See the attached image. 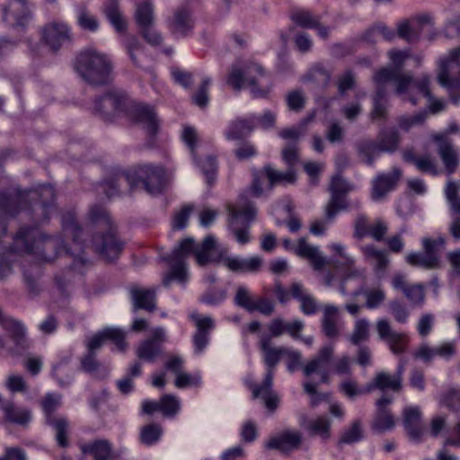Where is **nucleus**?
Listing matches in <instances>:
<instances>
[{
	"label": "nucleus",
	"mask_w": 460,
	"mask_h": 460,
	"mask_svg": "<svg viewBox=\"0 0 460 460\" xmlns=\"http://www.w3.org/2000/svg\"><path fill=\"white\" fill-rule=\"evenodd\" d=\"M62 232L66 237H72L73 247H68L61 235H46L37 227H22L13 238L9 252L0 253V279H4L13 272L11 253L30 254L39 261L51 262L58 257L65 255L69 260L78 256L79 247L84 253V245L80 237L82 228L75 221L74 212L62 215Z\"/></svg>",
	"instance_id": "obj_1"
},
{
	"label": "nucleus",
	"mask_w": 460,
	"mask_h": 460,
	"mask_svg": "<svg viewBox=\"0 0 460 460\" xmlns=\"http://www.w3.org/2000/svg\"><path fill=\"white\" fill-rule=\"evenodd\" d=\"M216 247V240L212 235L207 236L201 245L196 244L192 238L183 239L168 256L163 257L171 267L164 274L163 284L168 287L172 281L184 284L188 280L186 259L194 254L199 266H205L210 261L220 262L227 270L235 273H257L261 270L263 260L260 256L242 258L240 256L227 255L226 249L218 250L216 257H211L209 252Z\"/></svg>",
	"instance_id": "obj_2"
},
{
	"label": "nucleus",
	"mask_w": 460,
	"mask_h": 460,
	"mask_svg": "<svg viewBox=\"0 0 460 460\" xmlns=\"http://www.w3.org/2000/svg\"><path fill=\"white\" fill-rule=\"evenodd\" d=\"M55 190L51 185H41L36 190L26 193L4 194L0 193V238L6 233L7 217H13L20 211L21 206L25 202L26 198L36 199L31 208L37 214V221L44 223L48 221L56 210L54 206Z\"/></svg>",
	"instance_id": "obj_3"
},
{
	"label": "nucleus",
	"mask_w": 460,
	"mask_h": 460,
	"mask_svg": "<svg viewBox=\"0 0 460 460\" xmlns=\"http://www.w3.org/2000/svg\"><path fill=\"white\" fill-rule=\"evenodd\" d=\"M124 181L131 189L142 184L147 193L156 195L164 188L165 170L158 164H140L127 172L116 173L111 179L104 181L101 188L108 198H112L119 194V189Z\"/></svg>",
	"instance_id": "obj_4"
},
{
	"label": "nucleus",
	"mask_w": 460,
	"mask_h": 460,
	"mask_svg": "<svg viewBox=\"0 0 460 460\" xmlns=\"http://www.w3.org/2000/svg\"><path fill=\"white\" fill-rule=\"evenodd\" d=\"M89 218L92 223L106 229L105 233H99L92 238L93 250L105 261L117 260L123 251L124 243L117 235L105 208L98 205L93 206L89 211Z\"/></svg>",
	"instance_id": "obj_5"
},
{
	"label": "nucleus",
	"mask_w": 460,
	"mask_h": 460,
	"mask_svg": "<svg viewBox=\"0 0 460 460\" xmlns=\"http://www.w3.org/2000/svg\"><path fill=\"white\" fill-rule=\"evenodd\" d=\"M75 69L88 84L102 85L111 80L113 63L108 54L87 48L76 57Z\"/></svg>",
	"instance_id": "obj_6"
},
{
	"label": "nucleus",
	"mask_w": 460,
	"mask_h": 460,
	"mask_svg": "<svg viewBox=\"0 0 460 460\" xmlns=\"http://www.w3.org/2000/svg\"><path fill=\"white\" fill-rule=\"evenodd\" d=\"M265 78H267V73L261 65L253 61H245L232 65L226 82L236 91L249 86L253 97L264 98L271 90L270 83L265 86H259V82Z\"/></svg>",
	"instance_id": "obj_7"
},
{
	"label": "nucleus",
	"mask_w": 460,
	"mask_h": 460,
	"mask_svg": "<svg viewBox=\"0 0 460 460\" xmlns=\"http://www.w3.org/2000/svg\"><path fill=\"white\" fill-rule=\"evenodd\" d=\"M227 210L229 231L239 244L248 243L251 241V223L256 217L254 205L246 199V196L241 195L235 205L227 206Z\"/></svg>",
	"instance_id": "obj_8"
},
{
	"label": "nucleus",
	"mask_w": 460,
	"mask_h": 460,
	"mask_svg": "<svg viewBox=\"0 0 460 460\" xmlns=\"http://www.w3.org/2000/svg\"><path fill=\"white\" fill-rule=\"evenodd\" d=\"M62 396L58 394H48L41 400V408L45 414L46 423L51 426L56 431V440L58 446L66 447L68 446V420L66 417L54 415L55 411L61 406Z\"/></svg>",
	"instance_id": "obj_9"
},
{
	"label": "nucleus",
	"mask_w": 460,
	"mask_h": 460,
	"mask_svg": "<svg viewBox=\"0 0 460 460\" xmlns=\"http://www.w3.org/2000/svg\"><path fill=\"white\" fill-rule=\"evenodd\" d=\"M446 243L442 236L437 239H422V252H410L405 260L408 264L413 267H420L424 270H433L440 266V249Z\"/></svg>",
	"instance_id": "obj_10"
},
{
	"label": "nucleus",
	"mask_w": 460,
	"mask_h": 460,
	"mask_svg": "<svg viewBox=\"0 0 460 460\" xmlns=\"http://www.w3.org/2000/svg\"><path fill=\"white\" fill-rule=\"evenodd\" d=\"M458 67H460V47L451 50L448 57L441 58L438 63V83L450 94L460 90V69L457 76L453 75L454 70Z\"/></svg>",
	"instance_id": "obj_11"
},
{
	"label": "nucleus",
	"mask_w": 460,
	"mask_h": 460,
	"mask_svg": "<svg viewBox=\"0 0 460 460\" xmlns=\"http://www.w3.org/2000/svg\"><path fill=\"white\" fill-rule=\"evenodd\" d=\"M71 265L57 273L54 277V282L63 296H68L73 288L75 275L83 274L85 270H87L91 264L90 261L87 260L84 253L82 254V248L79 247L78 256L70 259Z\"/></svg>",
	"instance_id": "obj_12"
},
{
	"label": "nucleus",
	"mask_w": 460,
	"mask_h": 460,
	"mask_svg": "<svg viewBox=\"0 0 460 460\" xmlns=\"http://www.w3.org/2000/svg\"><path fill=\"white\" fill-rule=\"evenodd\" d=\"M431 138L437 144V152L443 163L446 172L448 175L453 174L460 164L457 148L446 134H433Z\"/></svg>",
	"instance_id": "obj_13"
},
{
	"label": "nucleus",
	"mask_w": 460,
	"mask_h": 460,
	"mask_svg": "<svg viewBox=\"0 0 460 460\" xmlns=\"http://www.w3.org/2000/svg\"><path fill=\"white\" fill-rule=\"evenodd\" d=\"M32 17L27 0H9L3 8V21L10 27H25Z\"/></svg>",
	"instance_id": "obj_14"
},
{
	"label": "nucleus",
	"mask_w": 460,
	"mask_h": 460,
	"mask_svg": "<svg viewBox=\"0 0 460 460\" xmlns=\"http://www.w3.org/2000/svg\"><path fill=\"white\" fill-rule=\"evenodd\" d=\"M459 184L449 181L445 188V197L449 206L451 222L448 233L456 241H460V196Z\"/></svg>",
	"instance_id": "obj_15"
},
{
	"label": "nucleus",
	"mask_w": 460,
	"mask_h": 460,
	"mask_svg": "<svg viewBox=\"0 0 460 460\" xmlns=\"http://www.w3.org/2000/svg\"><path fill=\"white\" fill-rule=\"evenodd\" d=\"M190 318L196 326L192 338L194 351L196 354H201L209 343L210 332L215 328V322L212 317L202 316L198 312H192Z\"/></svg>",
	"instance_id": "obj_16"
},
{
	"label": "nucleus",
	"mask_w": 460,
	"mask_h": 460,
	"mask_svg": "<svg viewBox=\"0 0 460 460\" xmlns=\"http://www.w3.org/2000/svg\"><path fill=\"white\" fill-rule=\"evenodd\" d=\"M127 100L124 92L112 91L95 100L94 111L102 118L109 119L124 110Z\"/></svg>",
	"instance_id": "obj_17"
},
{
	"label": "nucleus",
	"mask_w": 460,
	"mask_h": 460,
	"mask_svg": "<svg viewBox=\"0 0 460 460\" xmlns=\"http://www.w3.org/2000/svg\"><path fill=\"white\" fill-rule=\"evenodd\" d=\"M166 341L163 327L155 328L150 338L143 341L137 349V356L146 362H154L162 352V346Z\"/></svg>",
	"instance_id": "obj_18"
},
{
	"label": "nucleus",
	"mask_w": 460,
	"mask_h": 460,
	"mask_svg": "<svg viewBox=\"0 0 460 460\" xmlns=\"http://www.w3.org/2000/svg\"><path fill=\"white\" fill-rule=\"evenodd\" d=\"M302 434L298 430L286 429L271 437L265 444L266 449L279 450L282 454H289L299 449L302 444Z\"/></svg>",
	"instance_id": "obj_19"
},
{
	"label": "nucleus",
	"mask_w": 460,
	"mask_h": 460,
	"mask_svg": "<svg viewBox=\"0 0 460 460\" xmlns=\"http://www.w3.org/2000/svg\"><path fill=\"white\" fill-rule=\"evenodd\" d=\"M376 331L380 339L387 343L394 354H402L406 350L408 336L393 331L386 319H379L376 322Z\"/></svg>",
	"instance_id": "obj_20"
},
{
	"label": "nucleus",
	"mask_w": 460,
	"mask_h": 460,
	"mask_svg": "<svg viewBox=\"0 0 460 460\" xmlns=\"http://www.w3.org/2000/svg\"><path fill=\"white\" fill-rule=\"evenodd\" d=\"M0 325L9 333L15 345L16 353H21L30 347V341L26 336V328L22 322L4 315L0 310Z\"/></svg>",
	"instance_id": "obj_21"
},
{
	"label": "nucleus",
	"mask_w": 460,
	"mask_h": 460,
	"mask_svg": "<svg viewBox=\"0 0 460 460\" xmlns=\"http://www.w3.org/2000/svg\"><path fill=\"white\" fill-rule=\"evenodd\" d=\"M132 120L146 131L150 137L156 135L159 129V119L154 109L148 105L137 104L131 111Z\"/></svg>",
	"instance_id": "obj_22"
},
{
	"label": "nucleus",
	"mask_w": 460,
	"mask_h": 460,
	"mask_svg": "<svg viewBox=\"0 0 460 460\" xmlns=\"http://www.w3.org/2000/svg\"><path fill=\"white\" fill-rule=\"evenodd\" d=\"M401 176L402 171L398 167H394L390 172L377 175L372 181V199L382 200L387 193L395 188Z\"/></svg>",
	"instance_id": "obj_23"
},
{
	"label": "nucleus",
	"mask_w": 460,
	"mask_h": 460,
	"mask_svg": "<svg viewBox=\"0 0 460 460\" xmlns=\"http://www.w3.org/2000/svg\"><path fill=\"white\" fill-rule=\"evenodd\" d=\"M393 402V398L384 394L376 402V413L372 422V429L377 433L392 430L395 426V420L388 409Z\"/></svg>",
	"instance_id": "obj_24"
},
{
	"label": "nucleus",
	"mask_w": 460,
	"mask_h": 460,
	"mask_svg": "<svg viewBox=\"0 0 460 460\" xmlns=\"http://www.w3.org/2000/svg\"><path fill=\"white\" fill-rule=\"evenodd\" d=\"M126 333L116 327H108L93 335L88 341V352L94 353L100 349L105 341H111L119 350L123 351L127 348L125 341Z\"/></svg>",
	"instance_id": "obj_25"
},
{
	"label": "nucleus",
	"mask_w": 460,
	"mask_h": 460,
	"mask_svg": "<svg viewBox=\"0 0 460 460\" xmlns=\"http://www.w3.org/2000/svg\"><path fill=\"white\" fill-rule=\"evenodd\" d=\"M41 34L45 43L53 50H58L71 40L70 29L64 22H53L45 25Z\"/></svg>",
	"instance_id": "obj_26"
},
{
	"label": "nucleus",
	"mask_w": 460,
	"mask_h": 460,
	"mask_svg": "<svg viewBox=\"0 0 460 460\" xmlns=\"http://www.w3.org/2000/svg\"><path fill=\"white\" fill-rule=\"evenodd\" d=\"M259 347L263 354V361L267 367L265 375L271 374L274 376V368L284 357L286 347H274L270 335L262 334L260 336Z\"/></svg>",
	"instance_id": "obj_27"
},
{
	"label": "nucleus",
	"mask_w": 460,
	"mask_h": 460,
	"mask_svg": "<svg viewBox=\"0 0 460 460\" xmlns=\"http://www.w3.org/2000/svg\"><path fill=\"white\" fill-rule=\"evenodd\" d=\"M374 82L376 84H382L390 81H394L396 84V93L398 95L404 94L411 83L412 82V76L409 74H401L394 68H381L376 71L374 75Z\"/></svg>",
	"instance_id": "obj_28"
},
{
	"label": "nucleus",
	"mask_w": 460,
	"mask_h": 460,
	"mask_svg": "<svg viewBox=\"0 0 460 460\" xmlns=\"http://www.w3.org/2000/svg\"><path fill=\"white\" fill-rule=\"evenodd\" d=\"M299 424L312 437H320L324 441L331 438L332 421L326 416L309 420L305 414H301Z\"/></svg>",
	"instance_id": "obj_29"
},
{
	"label": "nucleus",
	"mask_w": 460,
	"mask_h": 460,
	"mask_svg": "<svg viewBox=\"0 0 460 460\" xmlns=\"http://www.w3.org/2000/svg\"><path fill=\"white\" fill-rule=\"evenodd\" d=\"M129 295L135 310L143 309L147 312L155 311L156 307V294L152 288L132 286Z\"/></svg>",
	"instance_id": "obj_30"
},
{
	"label": "nucleus",
	"mask_w": 460,
	"mask_h": 460,
	"mask_svg": "<svg viewBox=\"0 0 460 460\" xmlns=\"http://www.w3.org/2000/svg\"><path fill=\"white\" fill-rule=\"evenodd\" d=\"M273 379H271V374L270 373L265 375L261 385L252 384L249 385L253 398H261L270 411H275L279 403V397L271 389Z\"/></svg>",
	"instance_id": "obj_31"
},
{
	"label": "nucleus",
	"mask_w": 460,
	"mask_h": 460,
	"mask_svg": "<svg viewBox=\"0 0 460 460\" xmlns=\"http://www.w3.org/2000/svg\"><path fill=\"white\" fill-rule=\"evenodd\" d=\"M296 255L307 259L314 270H322L329 261L319 252L318 247L309 244L305 238H300L297 241Z\"/></svg>",
	"instance_id": "obj_32"
},
{
	"label": "nucleus",
	"mask_w": 460,
	"mask_h": 460,
	"mask_svg": "<svg viewBox=\"0 0 460 460\" xmlns=\"http://www.w3.org/2000/svg\"><path fill=\"white\" fill-rule=\"evenodd\" d=\"M403 426L414 441H420L423 435V428L420 425L421 412L417 406H408L403 409Z\"/></svg>",
	"instance_id": "obj_33"
},
{
	"label": "nucleus",
	"mask_w": 460,
	"mask_h": 460,
	"mask_svg": "<svg viewBox=\"0 0 460 460\" xmlns=\"http://www.w3.org/2000/svg\"><path fill=\"white\" fill-rule=\"evenodd\" d=\"M334 354V346L332 344L322 347L317 355L312 358L304 367L305 376H309L318 370L328 369Z\"/></svg>",
	"instance_id": "obj_34"
},
{
	"label": "nucleus",
	"mask_w": 460,
	"mask_h": 460,
	"mask_svg": "<svg viewBox=\"0 0 460 460\" xmlns=\"http://www.w3.org/2000/svg\"><path fill=\"white\" fill-rule=\"evenodd\" d=\"M79 447L84 455L91 456L94 460H108L112 451V445L107 439L82 442Z\"/></svg>",
	"instance_id": "obj_35"
},
{
	"label": "nucleus",
	"mask_w": 460,
	"mask_h": 460,
	"mask_svg": "<svg viewBox=\"0 0 460 460\" xmlns=\"http://www.w3.org/2000/svg\"><path fill=\"white\" fill-rule=\"evenodd\" d=\"M402 389V384L394 375L385 371L377 372L372 381L367 385V391L380 390L385 392L390 390L399 393Z\"/></svg>",
	"instance_id": "obj_36"
},
{
	"label": "nucleus",
	"mask_w": 460,
	"mask_h": 460,
	"mask_svg": "<svg viewBox=\"0 0 460 460\" xmlns=\"http://www.w3.org/2000/svg\"><path fill=\"white\" fill-rule=\"evenodd\" d=\"M254 128V119H236L230 122L225 131L228 140H239L246 137Z\"/></svg>",
	"instance_id": "obj_37"
},
{
	"label": "nucleus",
	"mask_w": 460,
	"mask_h": 460,
	"mask_svg": "<svg viewBox=\"0 0 460 460\" xmlns=\"http://www.w3.org/2000/svg\"><path fill=\"white\" fill-rule=\"evenodd\" d=\"M169 28L172 34L187 36L193 28L190 14L185 8L178 9L173 18L169 21Z\"/></svg>",
	"instance_id": "obj_38"
},
{
	"label": "nucleus",
	"mask_w": 460,
	"mask_h": 460,
	"mask_svg": "<svg viewBox=\"0 0 460 460\" xmlns=\"http://www.w3.org/2000/svg\"><path fill=\"white\" fill-rule=\"evenodd\" d=\"M135 21L137 26L142 29L144 27L154 25L155 16V7L151 0H145L142 3H137L136 4L135 11Z\"/></svg>",
	"instance_id": "obj_39"
},
{
	"label": "nucleus",
	"mask_w": 460,
	"mask_h": 460,
	"mask_svg": "<svg viewBox=\"0 0 460 460\" xmlns=\"http://www.w3.org/2000/svg\"><path fill=\"white\" fill-rule=\"evenodd\" d=\"M338 307L329 305H326L322 321V329L323 333L329 338H337L340 334L336 323Z\"/></svg>",
	"instance_id": "obj_40"
},
{
	"label": "nucleus",
	"mask_w": 460,
	"mask_h": 460,
	"mask_svg": "<svg viewBox=\"0 0 460 460\" xmlns=\"http://www.w3.org/2000/svg\"><path fill=\"white\" fill-rule=\"evenodd\" d=\"M263 173L269 180L270 189L277 184L294 183L296 181V174L291 169L287 172H280L275 170L270 165H265L263 167Z\"/></svg>",
	"instance_id": "obj_41"
},
{
	"label": "nucleus",
	"mask_w": 460,
	"mask_h": 460,
	"mask_svg": "<svg viewBox=\"0 0 460 460\" xmlns=\"http://www.w3.org/2000/svg\"><path fill=\"white\" fill-rule=\"evenodd\" d=\"M289 17L295 24L305 29H313L317 25V21L320 18L314 15L309 10L302 8L292 9Z\"/></svg>",
	"instance_id": "obj_42"
},
{
	"label": "nucleus",
	"mask_w": 460,
	"mask_h": 460,
	"mask_svg": "<svg viewBox=\"0 0 460 460\" xmlns=\"http://www.w3.org/2000/svg\"><path fill=\"white\" fill-rule=\"evenodd\" d=\"M329 248L341 257V259L332 261L336 270H356V268H354L355 261L351 256L346 253L344 245L334 243L330 244Z\"/></svg>",
	"instance_id": "obj_43"
},
{
	"label": "nucleus",
	"mask_w": 460,
	"mask_h": 460,
	"mask_svg": "<svg viewBox=\"0 0 460 460\" xmlns=\"http://www.w3.org/2000/svg\"><path fill=\"white\" fill-rule=\"evenodd\" d=\"M361 251L366 259L375 264L376 270H382L387 266L388 258L385 251L376 249L373 244L361 247Z\"/></svg>",
	"instance_id": "obj_44"
},
{
	"label": "nucleus",
	"mask_w": 460,
	"mask_h": 460,
	"mask_svg": "<svg viewBox=\"0 0 460 460\" xmlns=\"http://www.w3.org/2000/svg\"><path fill=\"white\" fill-rule=\"evenodd\" d=\"M387 108L388 104L385 90L379 86L373 97L371 118L373 119H385L387 116Z\"/></svg>",
	"instance_id": "obj_45"
},
{
	"label": "nucleus",
	"mask_w": 460,
	"mask_h": 460,
	"mask_svg": "<svg viewBox=\"0 0 460 460\" xmlns=\"http://www.w3.org/2000/svg\"><path fill=\"white\" fill-rule=\"evenodd\" d=\"M41 273V268L38 263L31 265L28 269H23L24 282L31 295H37L40 292L39 279Z\"/></svg>",
	"instance_id": "obj_46"
},
{
	"label": "nucleus",
	"mask_w": 460,
	"mask_h": 460,
	"mask_svg": "<svg viewBox=\"0 0 460 460\" xmlns=\"http://www.w3.org/2000/svg\"><path fill=\"white\" fill-rule=\"evenodd\" d=\"M364 437L361 421L357 420L346 428L341 435L338 446L341 447L344 444H354L359 442Z\"/></svg>",
	"instance_id": "obj_47"
},
{
	"label": "nucleus",
	"mask_w": 460,
	"mask_h": 460,
	"mask_svg": "<svg viewBox=\"0 0 460 460\" xmlns=\"http://www.w3.org/2000/svg\"><path fill=\"white\" fill-rule=\"evenodd\" d=\"M420 34V27H417L412 21L405 20L397 24V35L409 43L419 40Z\"/></svg>",
	"instance_id": "obj_48"
},
{
	"label": "nucleus",
	"mask_w": 460,
	"mask_h": 460,
	"mask_svg": "<svg viewBox=\"0 0 460 460\" xmlns=\"http://www.w3.org/2000/svg\"><path fill=\"white\" fill-rule=\"evenodd\" d=\"M105 14L111 25L118 32H125L127 30V22L124 19L118 6V1L111 2L105 8Z\"/></svg>",
	"instance_id": "obj_49"
},
{
	"label": "nucleus",
	"mask_w": 460,
	"mask_h": 460,
	"mask_svg": "<svg viewBox=\"0 0 460 460\" xmlns=\"http://www.w3.org/2000/svg\"><path fill=\"white\" fill-rule=\"evenodd\" d=\"M400 143V136L396 130H390L380 136L379 142L376 144L380 153H394L397 150Z\"/></svg>",
	"instance_id": "obj_50"
},
{
	"label": "nucleus",
	"mask_w": 460,
	"mask_h": 460,
	"mask_svg": "<svg viewBox=\"0 0 460 460\" xmlns=\"http://www.w3.org/2000/svg\"><path fill=\"white\" fill-rule=\"evenodd\" d=\"M428 117L426 111H419L413 115H402L397 119L399 128L403 131H409L413 127L424 124Z\"/></svg>",
	"instance_id": "obj_51"
},
{
	"label": "nucleus",
	"mask_w": 460,
	"mask_h": 460,
	"mask_svg": "<svg viewBox=\"0 0 460 460\" xmlns=\"http://www.w3.org/2000/svg\"><path fill=\"white\" fill-rule=\"evenodd\" d=\"M304 80L314 82L316 85L325 88L330 84L331 73L322 66H315L305 75Z\"/></svg>",
	"instance_id": "obj_52"
},
{
	"label": "nucleus",
	"mask_w": 460,
	"mask_h": 460,
	"mask_svg": "<svg viewBox=\"0 0 460 460\" xmlns=\"http://www.w3.org/2000/svg\"><path fill=\"white\" fill-rule=\"evenodd\" d=\"M369 338V322L367 319L356 321L353 332L349 336V341L354 345H359Z\"/></svg>",
	"instance_id": "obj_53"
},
{
	"label": "nucleus",
	"mask_w": 460,
	"mask_h": 460,
	"mask_svg": "<svg viewBox=\"0 0 460 460\" xmlns=\"http://www.w3.org/2000/svg\"><path fill=\"white\" fill-rule=\"evenodd\" d=\"M162 433L163 429L159 424H148L141 429L140 441L146 446L154 445L160 439Z\"/></svg>",
	"instance_id": "obj_54"
},
{
	"label": "nucleus",
	"mask_w": 460,
	"mask_h": 460,
	"mask_svg": "<svg viewBox=\"0 0 460 460\" xmlns=\"http://www.w3.org/2000/svg\"><path fill=\"white\" fill-rule=\"evenodd\" d=\"M181 409V402L172 394H165L160 399V411L164 416L173 417Z\"/></svg>",
	"instance_id": "obj_55"
},
{
	"label": "nucleus",
	"mask_w": 460,
	"mask_h": 460,
	"mask_svg": "<svg viewBox=\"0 0 460 460\" xmlns=\"http://www.w3.org/2000/svg\"><path fill=\"white\" fill-rule=\"evenodd\" d=\"M347 208L345 195L331 193V199L325 209L326 217L328 219H332L340 211L345 210Z\"/></svg>",
	"instance_id": "obj_56"
},
{
	"label": "nucleus",
	"mask_w": 460,
	"mask_h": 460,
	"mask_svg": "<svg viewBox=\"0 0 460 460\" xmlns=\"http://www.w3.org/2000/svg\"><path fill=\"white\" fill-rule=\"evenodd\" d=\"M123 46L127 50L131 61L137 66H139V63L137 58V53L144 51V46L139 39L135 35H128L123 40Z\"/></svg>",
	"instance_id": "obj_57"
},
{
	"label": "nucleus",
	"mask_w": 460,
	"mask_h": 460,
	"mask_svg": "<svg viewBox=\"0 0 460 460\" xmlns=\"http://www.w3.org/2000/svg\"><path fill=\"white\" fill-rule=\"evenodd\" d=\"M358 151L362 160L368 165H372L374 159L380 153L377 145L372 141H362L358 146Z\"/></svg>",
	"instance_id": "obj_58"
},
{
	"label": "nucleus",
	"mask_w": 460,
	"mask_h": 460,
	"mask_svg": "<svg viewBox=\"0 0 460 460\" xmlns=\"http://www.w3.org/2000/svg\"><path fill=\"white\" fill-rule=\"evenodd\" d=\"M77 22L81 28L90 31H95L99 27L98 21L87 12L84 5L77 7Z\"/></svg>",
	"instance_id": "obj_59"
},
{
	"label": "nucleus",
	"mask_w": 460,
	"mask_h": 460,
	"mask_svg": "<svg viewBox=\"0 0 460 460\" xmlns=\"http://www.w3.org/2000/svg\"><path fill=\"white\" fill-rule=\"evenodd\" d=\"M430 85V78L428 75H421L420 77L414 79L412 77V82L408 87L407 92L404 94H411V91L416 89L420 93H421L428 100L432 99L431 93L429 91Z\"/></svg>",
	"instance_id": "obj_60"
},
{
	"label": "nucleus",
	"mask_w": 460,
	"mask_h": 460,
	"mask_svg": "<svg viewBox=\"0 0 460 460\" xmlns=\"http://www.w3.org/2000/svg\"><path fill=\"white\" fill-rule=\"evenodd\" d=\"M254 299L255 296H252L251 291L247 288L241 286L236 290L234 301L236 305L245 309L249 313H252V306Z\"/></svg>",
	"instance_id": "obj_61"
},
{
	"label": "nucleus",
	"mask_w": 460,
	"mask_h": 460,
	"mask_svg": "<svg viewBox=\"0 0 460 460\" xmlns=\"http://www.w3.org/2000/svg\"><path fill=\"white\" fill-rule=\"evenodd\" d=\"M211 84V79L208 77L203 78L198 91L192 95L191 100L194 104L200 108H204L208 105L209 97H208V88Z\"/></svg>",
	"instance_id": "obj_62"
},
{
	"label": "nucleus",
	"mask_w": 460,
	"mask_h": 460,
	"mask_svg": "<svg viewBox=\"0 0 460 460\" xmlns=\"http://www.w3.org/2000/svg\"><path fill=\"white\" fill-rule=\"evenodd\" d=\"M388 229V223L385 220L382 218H376L372 224L369 225L367 236H370L376 242L384 241Z\"/></svg>",
	"instance_id": "obj_63"
},
{
	"label": "nucleus",
	"mask_w": 460,
	"mask_h": 460,
	"mask_svg": "<svg viewBox=\"0 0 460 460\" xmlns=\"http://www.w3.org/2000/svg\"><path fill=\"white\" fill-rule=\"evenodd\" d=\"M201 383V376L199 374L191 375L183 371L178 373L174 380V385L179 389L200 386Z\"/></svg>",
	"instance_id": "obj_64"
}]
</instances>
